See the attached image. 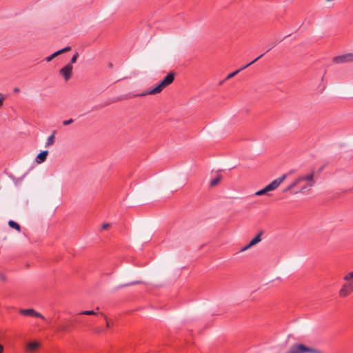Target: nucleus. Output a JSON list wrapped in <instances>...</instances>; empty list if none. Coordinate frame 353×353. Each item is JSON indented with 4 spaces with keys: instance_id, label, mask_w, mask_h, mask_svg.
I'll return each instance as SVG.
<instances>
[{
    "instance_id": "f257e3e1",
    "label": "nucleus",
    "mask_w": 353,
    "mask_h": 353,
    "mask_svg": "<svg viewBox=\"0 0 353 353\" xmlns=\"http://www.w3.org/2000/svg\"><path fill=\"white\" fill-rule=\"evenodd\" d=\"M175 73L170 72L160 83L150 90L138 94L137 96H145L146 94H155L161 92L163 88L171 84L174 79Z\"/></svg>"
},
{
    "instance_id": "f03ea898",
    "label": "nucleus",
    "mask_w": 353,
    "mask_h": 353,
    "mask_svg": "<svg viewBox=\"0 0 353 353\" xmlns=\"http://www.w3.org/2000/svg\"><path fill=\"white\" fill-rule=\"evenodd\" d=\"M353 272H349L347 274L343 279L345 281V283L343 284L341 290H339V294L341 298H345L349 296L351 293L353 292Z\"/></svg>"
},
{
    "instance_id": "7ed1b4c3",
    "label": "nucleus",
    "mask_w": 353,
    "mask_h": 353,
    "mask_svg": "<svg viewBox=\"0 0 353 353\" xmlns=\"http://www.w3.org/2000/svg\"><path fill=\"white\" fill-rule=\"evenodd\" d=\"M285 353H323V352L317 349L307 347L302 343H294L290 347L289 350Z\"/></svg>"
},
{
    "instance_id": "20e7f679",
    "label": "nucleus",
    "mask_w": 353,
    "mask_h": 353,
    "mask_svg": "<svg viewBox=\"0 0 353 353\" xmlns=\"http://www.w3.org/2000/svg\"><path fill=\"white\" fill-rule=\"evenodd\" d=\"M314 177V172H312L310 174L305 176H298L292 183H291L288 187H286L283 190V192L290 191L295 188L298 184L301 182L304 181L305 180H312Z\"/></svg>"
},
{
    "instance_id": "39448f33",
    "label": "nucleus",
    "mask_w": 353,
    "mask_h": 353,
    "mask_svg": "<svg viewBox=\"0 0 353 353\" xmlns=\"http://www.w3.org/2000/svg\"><path fill=\"white\" fill-rule=\"evenodd\" d=\"M332 62L335 64H342L353 62V53H347L333 57Z\"/></svg>"
},
{
    "instance_id": "423d86ee",
    "label": "nucleus",
    "mask_w": 353,
    "mask_h": 353,
    "mask_svg": "<svg viewBox=\"0 0 353 353\" xmlns=\"http://www.w3.org/2000/svg\"><path fill=\"white\" fill-rule=\"evenodd\" d=\"M73 66L70 63H68L63 68L60 70V74L63 76L65 81H68L72 74Z\"/></svg>"
},
{
    "instance_id": "0eeeda50",
    "label": "nucleus",
    "mask_w": 353,
    "mask_h": 353,
    "mask_svg": "<svg viewBox=\"0 0 353 353\" xmlns=\"http://www.w3.org/2000/svg\"><path fill=\"white\" fill-rule=\"evenodd\" d=\"M20 314L24 316H34L41 318L43 320H45V317L43 315H42L41 313L37 312L34 309L30 308V309H20L19 310Z\"/></svg>"
},
{
    "instance_id": "6e6552de",
    "label": "nucleus",
    "mask_w": 353,
    "mask_h": 353,
    "mask_svg": "<svg viewBox=\"0 0 353 353\" xmlns=\"http://www.w3.org/2000/svg\"><path fill=\"white\" fill-rule=\"evenodd\" d=\"M263 56V54H261L260 56H259L257 58H256L254 60H253L252 61H251L250 63H248L247 65L241 67V68H239V70L229 74L225 80H228L232 77H234L235 75H236L239 72H241V70L247 68L248 67H249L250 65H251L252 64H253L254 63H255L256 61H258L259 59H261L262 57Z\"/></svg>"
},
{
    "instance_id": "1a4fd4ad",
    "label": "nucleus",
    "mask_w": 353,
    "mask_h": 353,
    "mask_svg": "<svg viewBox=\"0 0 353 353\" xmlns=\"http://www.w3.org/2000/svg\"><path fill=\"white\" fill-rule=\"evenodd\" d=\"M262 232H260L247 245L241 249V252H244L254 245L257 244L261 241V236L262 235Z\"/></svg>"
},
{
    "instance_id": "9d476101",
    "label": "nucleus",
    "mask_w": 353,
    "mask_h": 353,
    "mask_svg": "<svg viewBox=\"0 0 353 353\" xmlns=\"http://www.w3.org/2000/svg\"><path fill=\"white\" fill-rule=\"evenodd\" d=\"M71 50V47L70 46H67L63 49H61L55 52H54L53 54H52L51 55L47 57L46 58V61L47 62H50L54 58H55L56 57H57L58 55L59 54H61L64 52H68Z\"/></svg>"
},
{
    "instance_id": "9b49d317",
    "label": "nucleus",
    "mask_w": 353,
    "mask_h": 353,
    "mask_svg": "<svg viewBox=\"0 0 353 353\" xmlns=\"http://www.w3.org/2000/svg\"><path fill=\"white\" fill-rule=\"evenodd\" d=\"M287 178V174H283L280 177L274 179L270 183V185H272L273 190H276L280 184Z\"/></svg>"
},
{
    "instance_id": "f8f14e48",
    "label": "nucleus",
    "mask_w": 353,
    "mask_h": 353,
    "mask_svg": "<svg viewBox=\"0 0 353 353\" xmlns=\"http://www.w3.org/2000/svg\"><path fill=\"white\" fill-rule=\"evenodd\" d=\"M287 178V174H283L280 177L274 179L270 183V185H272L273 190H276L280 184Z\"/></svg>"
},
{
    "instance_id": "ddd939ff",
    "label": "nucleus",
    "mask_w": 353,
    "mask_h": 353,
    "mask_svg": "<svg viewBox=\"0 0 353 353\" xmlns=\"http://www.w3.org/2000/svg\"><path fill=\"white\" fill-rule=\"evenodd\" d=\"M304 181H307V183L305 185H304L303 187H301L300 190L299 192H296V194L299 193V192L303 193V192L308 191L310 190V188H312L315 183V182L314 181V177L312 178V180H305Z\"/></svg>"
},
{
    "instance_id": "4468645a",
    "label": "nucleus",
    "mask_w": 353,
    "mask_h": 353,
    "mask_svg": "<svg viewBox=\"0 0 353 353\" xmlns=\"http://www.w3.org/2000/svg\"><path fill=\"white\" fill-rule=\"evenodd\" d=\"M40 345V343L37 341L30 342L27 344L26 350L28 352H32L35 351Z\"/></svg>"
},
{
    "instance_id": "2eb2a0df",
    "label": "nucleus",
    "mask_w": 353,
    "mask_h": 353,
    "mask_svg": "<svg viewBox=\"0 0 353 353\" xmlns=\"http://www.w3.org/2000/svg\"><path fill=\"white\" fill-rule=\"evenodd\" d=\"M48 154V150L42 151L37 155V157L36 158V161L38 163H41L44 162L46 160Z\"/></svg>"
},
{
    "instance_id": "dca6fc26",
    "label": "nucleus",
    "mask_w": 353,
    "mask_h": 353,
    "mask_svg": "<svg viewBox=\"0 0 353 353\" xmlns=\"http://www.w3.org/2000/svg\"><path fill=\"white\" fill-rule=\"evenodd\" d=\"M56 134V131L54 130L52 134L48 137V139H47V141L46 143V145H45V147L46 148H48L51 145H52L54 143V141H55V135Z\"/></svg>"
},
{
    "instance_id": "f3484780",
    "label": "nucleus",
    "mask_w": 353,
    "mask_h": 353,
    "mask_svg": "<svg viewBox=\"0 0 353 353\" xmlns=\"http://www.w3.org/2000/svg\"><path fill=\"white\" fill-rule=\"evenodd\" d=\"M8 225L11 228H14L16 230H17L18 232H20L21 231V227L20 225L15 221H12V220H10L8 221Z\"/></svg>"
},
{
    "instance_id": "a211bd4d",
    "label": "nucleus",
    "mask_w": 353,
    "mask_h": 353,
    "mask_svg": "<svg viewBox=\"0 0 353 353\" xmlns=\"http://www.w3.org/2000/svg\"><path fill=\"white\" fill-rule=\"evenodd\" d=\"M220 181H221V176H216V178H214L212 180H211V181H210V186L211 187L216 186L219 183Z\"/></svg>"
},
{
    "instance_id": "6ab92c4d",
    "label": "nucleus",
    "mask_w": 353,
    "mask_h": 353,
    "mask_svg": "<svg viewBox=\"0 0 353 353\" xmlns=\"http://www.w3.org/2000/svg\"><path fill=\"white\" fill-rule=\"evenodd\" d=\"M97 314H98V313L95 312L93 310H85V311H83L81 313H79V316H81V315H97Z\"/></svg>"
},
{
    "instance_id": "aec40b11",
    "label": "nucleus",
    "mask_w": 353,
    "mask_h": 353,
    "mask_svg": "<svg viewBox=\"0 0 353 353\" xmlns=\"http://www.w3.org/2000/svg\"><path fill=\"white\" fill-rule=\"evenodd\" d=\"M58 330L61 332H66L68 331V325L65 324H61L58 327Z\"/></svg>"
},
{
    "instance_id": "412c9836",
    "label": "nucleus",
    "mask_w": 353,
    "mask_h": 353,
    "mask_svg": "<svg viewBox=\"0 0 353 353\" xmlns=\"http://www.w3.org/2000/svg\"><path fill=\"white\" fill-rule=\"evenodd\" d=\"M78 57H79V53L75 52L74 54V55L72 56V57L70 60V62L69 63H70L71 65H72V63H75Z\"/></svg>"
},
{
    "instance_id": "4be33fe9",
    "label": "nucleus",
    "mask_w": 353,
    "mask_h": 353,
    "mask_svg": "<svg viewBox=\"0 0 353 353\" xmlns=\"http://www.w3.org/2000/svg\"><path fill=\"white\" fill-rule=\"evenodd\" d=\"M267 193L266 190H265V188H263L262 190H260L259 191H257L255 194L257 195V196H261L264 194Z\"/></svg>"
},
{
    "instance_id": "5701e85b",
    "label": "nucleus",
    "mask_w": 353,
    "mask_h": 353,
    "mask_svg": "<svg viewBox=\"0 0 353 353\" xmlns=\"http://www.w3.org/2000/svg\"><path fill=\"white\" fill-rule=\"evenodd\" d=\"M74 122V120L72 119H70L69 120H65L63 121V125H68Z\"/></svg>"
},
{
    "instance_id": "b1692460",
    "label": "nucleus",
    "mask_w": 353,
    "mask_h": 353,
    "mask_svg": "<svg viewBox=\"0 0 353 353\" xmlns=\"http://www.w3.org/2000/svg\"><path fill=\"white\" fill-rule=\"evenodd\" d=\"M265 188L267 192L274 190L270 183L266 185Z\"/></svg>"
},
{
    "instance_id": "393cba45",
    "label": "nucleus",
    "mask_w": 353,
    "mask_h": 353,
    "mask_svg": "<svg viewBox=\"0 0 353 353\" xmlns=\"http://www.w3.org/2000/svg\"><path fill=\"white\" fill-rule=\"evenodd\" d=\"M103 331V330L102 328H101V327H96L94 330V332H96V333H99V332H101Z\"/></svg>"
},
{
    "instance_id": "a878e982",
    "label": "nucleus",
    "mask_w": 353,
    "mask_h": 353,
    "mask_svg": "<svg viewBox=\"0 0 353 353\" xmlns=\"http://www.w3.org/2000/svg\"><path fill=\"white\" fill-rule=\"evenodd\" d=\"M110 227L109 223H104L102 225V229L103 230H107Z\"/></svg>"
},
{
    "instance_id": "bb28decb",
    "label": "nucleus",
    "mask_w": 353,
    "mask_h": 353,
    "mask_svg": "<svg viewBox=\"0 0 353 353\" xmlns=\"http://www.w3.org/2000/svg\"><path fill=\"white\" fill-rule=\"evenodd\" d=\"M105 319L106 320V327H110V323L108 322V319H107V317L106 316H104Z\"/></svg>"
},
{
    "instance_id": "cd10ccee",
    "label": "nucleus",
    "mask_w": 353,
    "mask_h": 353,
    "mask_svg": "<svg viewBox=\"0 0 353 353\" xmlns=\"http://www.w3.org/2000/svg\"><path fill=\"white\" fill-rule=\"evenodd\" d=\"M3 100H4V98L3 97H1L0 98V107L3 105Z\"/></svg>"
},
{
    "instance_id": "c85d7f7f",
    "label": "nucleus",
    "mask_w": 353,
    "mask_h": 353,
    "mask_svg": "<svg viewBox=\"0 0 353 353\" xmlns=\"http://www.w3.org/2000/svg\"><path fill=\"white\" fill-rule=\"evenodd\" d=\"M75 321H76L77 322H81V319H80V317L77 316V317H76Z\"/></svg>"
},
{
    "instance_id": "c756f323",
    "label": "nucleus",
    "mask_w": 353,
    "mask_h": 353,
    "mask_svg": "<svg viewBox=\"0 0 353 353\" xmlns=\"http://www.w3.org/2000/svg\"><path fill=\"white\" fill-rule=\"evenodd\" d=\"M3 346L2 345H0V353H3Z\"/></svg>"
},
{
    "instance_id": "7c9ffc66",
    "label": "nucleus",
    "mask_w": 353,
    "mask_h": 353,
    "mask_svg": "<svg viewBox=\"0 0 353 353\" xmlns=\"http://www.w3.org/2000/svg\"><path fill=\"white\" fill-rule=\"evenodd\" d=\"M19 91H20V90H19V89L18 88H15L14 89V92H19Z\"/></svg>"
},
{
    "instance_id": "2f4dec72",
    "label": "nucleus",
    "mask_w": 353,
    "mask_h": 353,
    "mask_svg": "<svg viewBox=\"0 0 353 353\" xmlns=\"http://www.w3.org/2000/svg\"><path fill=\"white\" fill-rule=\"evenodd\" d=\"M293 172H294V171H293V170H291V171H290V172H289L288 174H287V176H288V175H289V174H292Z\"/></svg>"
},
{
    "instance_id": "473e14b6",
    "label": "nucleus",
    "mask_w": 353,
    "mask_h": 353,
    "mask_svg": "<svg viewBox=\"0 0 353 353\" xmlns=\"http://www.w3.org/2000/svg\"><path fill=\"white\" fill-rule=\"evenodd\" d=\"M0 278L2 279V280H5V276H3V275H0Z\"/></svg>"
},
{
    "instance_id": "72a5a7b5",
    "label": "nucleus",
    "mask_w": 353,
    "mask_h": 353,
    "mask_svg": "<svg viewBox=\"0 0 353 353\" xmlns=\"http://www.w3.org/2000/svg\"><path fill=\"white\" fill-rule=\"evenodd\" d=\"M139 283V281L134 282L132 284Z\"/></svg>"
},
{
    "instance_id": "f704fd0d",
    "label": "nucleus",
    "mask_w": 353,
    "mask_h": 353,
    "mask_svg": "<svg viewBox=\"0 0 353 353\" xmlns=\"http://www.w3.org/2000/svg\"><path fill=\"white\" fill-rule=\"evenodd\" d=\"M130 284H125V285H123L122 287H125V286H128Z\"/></svg>"
},
{
    "instance_id": "c9c22d12",
    "label": "nucleus",
    "mask_w": 353,
    "mask_h": 353,
    "mask_svg": "<svg viewBox=\"0 0 353 353\" xmlns=\"http://www.w3.org/2000/svg\"><path fill=\"white\" fill-rule=\"evenodd\" d=\"M0 96H1V94L0 93Z\"/></svg>"
}]
</instances>
